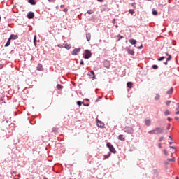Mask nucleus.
Wrapping results in <instances>:
<instances>
[{"mask_svg": "<svg viewBox=\"0 0 179 179\" xmlns=\"http://www.w3.org/2000/svg\"><path fill=\"white\" fill-rule=\"evenodd\" d=\"M164 132V128L156 127L155 129L148 131V134L151 135H159V134H163Z\"/></svg>", "mask_w": 179, "mask_h": 179, "instance_id": "obj_1", "label": "nucleus"}, {"mask_svg": "<svg viewBox=\"0 0 179 179\" xmlns=\"http://www.w3.org/2000/svg\"><path fill=\"white\" fill-rule=\"evenodd\" d=\"M106 146H107V148H108V149L110 150V153H113L114 155H115V153H117V150H115L114 146L110 143H107Z\"/></svg>", "mask_w": 179, "mask_h": 179, "instance_id": "obj_2", "label": "nucleus"}, {"mask_svg": "<svg viewBox=\"0 0 179 179\" xmlns=\"http://www.w3.org/2000/svg\"><path fill=\"white\" fill-rule=\"evenodd\" d=\"M91 57H92V52L87 49L85 50L84 51L83 58H85V59H89Z\"/></svg>", "mask_w": 179, "mask_h": 179, "instance_id": "obj_3", "label": "nucleus"}, {"mask_svg": "<svg viewBox=\"0 0 179 179\" xmlns=\"http://www.w3.org/2000/svg\"><path fill=\"white\" fill-rule=\"evenodd\" d=\"M125 50L129 55H135V51L131 48V46L126 47Z\"/></svg>", "mask_w": 179, "mask_h": 179, "instance_id": "obj_4", "label": "nucleus"}, {"mask_svg": "<svg viewBox=\"0 0 179 179\" xmlns=\"http://www.w3.org/2000/svg\"><path fill=\"white\" fill-rule=\"evenodd\" d=\"M124 132H127V134H134V128L129 127H126L124 128Z\"/></svg>", "mask_w": 179, "mask_h": 179, "instance_id": "obj_5", "label": "nucleus"}, {"mask_svg": "<svg viewBox=\"0 0 179 179\" xmlns=\"http://www.w3.org/2000/svg\"><path fill=\"white\" fill-rule=\"evenodd\" d=\"M80 52V48H74L71 54L72 55H78Z\"/></svg>", "mask_w": 179, "mask_h": 179, "instance_id": "obj_6", "label": "nucleus"}, {"mask_svg": "<svg viewBox=\"0 0 179 179\" xmlns=\"http://www.w3.org/2000/svg\"><path fill=\"white\" fill-rule=\"evenodd\" d=\"M27 17L28 19H33L34 17V13L30 11L28 14H27Z\"/></svg>", "mask_w": 179, "mask_h": 179, "instance_id": "obj_7", "label": "nucleus"}, {"mask_svg": "<svg viewBox=\"0 0 179 179\" xmlns=\"http://www.w3.org/2000/svg\"><path fill=\"white\" fill-rule=\"evenodd\" d=\"M17 38H19V36L17 35L11 34L9 37L10 40H17Z\"/></svg>", "mask_w": 179, "mask_h": 179, "instance_id": "obj_8", "label": "nucleus"}, {"mask_svg": "<svg viewBox=\"0 0 179 179\" xmlns=\"http://www.w3.org/2000/svg\"><path fill=\"white\" fill-rule=\"evenodd\" d=\"M151 124H152V122L150 121V120L149 119L145 120V125H146V127H150Z\"/></svg>", "mask_w": 179, "mask_h": 179, "instance_id": "obj_9", "label": "nucleus"}, {"mask_svg": "<svg viewBox=\"0 0 179 179\" xmlns=\"http://www.w3.org/2000/svg\"><path fill=\"white\" fill-rule=\"evenodd\" d=\"M96 125L99 128H103L104 127V123L101 122V121L98 120L96 122Z\"/></svg>", "mask_w": 179, "mask_h": 179, "instance_id": "obj_10", "label": "nucleus"}, {"mask_svg": "<svg viewBox=\"0 0 179 179\" xmlns=\"http://www.w3.org/2000/svg\"><path fill=\"white\" fill-rule=\"evenodd\" d=\"M90 79H92V80L96 78V76L94 75V71H90Z\"/></svg>", "mask_w": 179, "mask_h": 179, "instance_id": "obj_11", "label": "nucleus"}, {"mask_svg": "<svg viewBox=\"0 0 179 179\" xmlns=\"http://www.w3.org/2000/svg\"><path fill=\"white\" fill-rule=\"evenodd\" d=\"M129 41L130 44H131L132 45H134V47H136V45H135V44H136V40L130 39Z\"/></svg>", "mask_w": 179, "mask_h": 179, "instance_id": "obj_12", "label": "nucleus"}, {"mask_svg": "<svg viewBox=\"0 0 179 179\" xmlns=\"http://www.w3.org/2000/svg\"><path fill=\"white\" fill-rule=\"evenodd\" d=\"M92 38V35L90 34V33H88L86 34V39L87 41H90Z\"/></svg>", "mask_w": 179, "mask_h": 179, "instance_id": "obj_13", "label": "nucleus"}, {"mask_svg": "<svg viewBox=\"0 0 179 179\" xmlns=\"http://www.w3.org/2000/svg\"><path fill=\"white\" fill-rule=\"evenodd\" d=\"M38 71H43L44 69H43V64H38L37 66Z\"/></svg>", "mask_w": 179, "mask_h": 179, "instance_id": "obj_14", "label": "nucleus"}, {"mask_svg": "<svg viewBox=\"0 0 179 179\" xmlns=\"http://www.w3.org/2000/svg\"><path fill=\"white\" fill-rule=\"evenodd\" d=\"M63 45H64V48H66V50H71V44L64 43Z\"/></svg>", "mask_w": 179, "mask_h": 179, "instance_id": "obj_15", "label": "nucleus"}, {"mask_svg": "<svg viewBox=\"0 0 179 179\" xmlns=\"http://www.w3.org/2000/svg\"><path fill=\"white\" fill-rule=\"evenodd\" d=\"M105 68H107L108 69L110 68V62L106 61L104 62Z\"/></svg>", "mask_w": 179, "mask_h": 179, "instance_id": "obj_16", "label": "nucleus"}, {"mask_svg": "<svg viewBox=\"0 0 179 179\" xmlns=\"http://www.w3.org/2000/svg\"><path fill=\"white\" fill-rule=\"evenodd\" d=\"M134 85V83H132V82H128L127 83V87H129V89H132V85Z\"/></svg>", "mask_w": 179, "mask_h": 179, "instance_id": "obj_17", "label": "nucleus"}, {"mask_svg": "<svg viewBox=\"0 0 179 179\" xmlns=\"http://www.w3.org/2000/svg\"><path fill=\"white\" fill-rule=\"evenodd\" d=\"M174 92V89L173 87L170 88L169 90L166 92V94H171Z\"/></svg>", "mask_w": 179, "mask_h": 179, "instance_id": "obj_18", "label": "nucleus"}, {"mask_svg": "<svg viewBox=\"0 0 179 179\" xmlns=\"http://www.w3.org/2000/svg\"><path fill=\"white\" fill-rule=\"evenodd\" d=\"M118 139H120V141H125V137H124V135L120 134L118 136Z\"/></svg>", "mask_w": 179, "mask_h": 179, "instance_id": "obj_19", "label": "nucleus"}, {"mask_svg": "<svg viewBox=\"0 0 179 179\" xmlns=\"http://www.w3.org/2000/svg\"><path fill=\"white\" fill-rule=\"evenodd\" d=\"M28 3H30V5H36V1L35 0H28Z\"/></svg>", "mask_w": 179, "mask_h": 179, "instance_id": "obj_20", "label": "nucleus"}, {"mask_svg": "<svg viewBox=\"0 0 179 179\" xmlns=\"http://www.w3.org/2000/svg\"><path fill=\"white\" fill-rule=\"evenodd\" d=\"M10 45V39L8 38L6 43L5 44V47H9Z\"/></svg>", "mask_w": 179, "mask_h": 179, "instance_id": "obj_21", "label": "nucleus"}, {"mask_svg": "<svg viewBox=\"0 0 179 179\" xmlns=\"http://www.w3.org/2000/svg\"><path fill=\"white\" fill-rule=\"evenodd\" d=\"M155 100L157 101V100H160V95L159 94H156V96L155 97Z\"/></svg>", "mask_w": 179, "mask_h": 179, "instance_id": "obj_22", "label": "nucleus"}, {"mask_svg": "<svg viewBox=\"0 0 179 179\" xmlns=\"http://www.w3.org/2000/svg\"><path fill=\"white\" fill-rule=\"evenodd\" d=\"M110 156H111V152H108V155H105L103 156L104 159H108V157H109Z\"/></svg>", "mask_w": 179, "mask_h": 179, "instance_id": "obj_23", "label": "nucleus"}, {"mask_svg": "<svg viewBox=\"0 0 179 179\" xmlns=\"http://www.w3.org/2000/svg\"><path fill=\"white\" fill-rule=\"evenodd\" d=\"M163 152L165 156H169V152L167 151V150L164 149Z\"/></svg>", "mask_w": 179, "mask_h": 179, "instance_id": "obj_24", "label": "nucleus"}, {"mask_svg": "<svg viewBox=\"0 0 179 179\" xmlns=\"http://www.w3.org/2000/svg\"><path fill=\"white\" fill-rule=\"evenodd\" d=\"M167 160L168 162H176V157L168 158Z\"/></svg>", "mask_w": 179, "mask_h": 179, "instance_id": "obj_25", "label": "nucleus"}, {"mask_svg": "<svg viewBox=\"0 0 179 179\" xmlns=\"http://www.w3.org/2000/svg\"><path fill=\"white\" fill-rule=\"evenodd\" d=\"M62 85H61V84H57V89H58V90H61L62 89Z\"/></svg>", "mask_w": 179, "mask_h": 179, "instance_id": "obj_26", "label": "nucleus"}, {"mask_svg": "<svg viewBox=\"0 0 179 179\" xmlns=\"http://www.w3.org/2000/svg\"><path fill=\"white\" fill-rule=\"evenodd\" d=\"M171 113L170 111H169V110H166L165 112H164V115L167 116V115H170Z\"/></svg>", "mask_w": 179, "mask_h": 179, "instance_id": "obj_27", "label": "nucleus"}, {"mask_svg": "<svg viewBox=\"0 0 179 179\" xmlns=\"http://www.w3.org/2000/svg\"><path fill=\"white\" fill-rule=\"evenodd\" d=\"M129 13H130L131 15H134V13H135V11L134 10V9H129Z\"/></svg>", "mask_w": 179, "mask_h": 179, "instance_id": "obj_28", "label": "nucleus"}, {"mask_svg": "<svg viewBox=\"0 0 179 179\" xmlns=\"http://www.w3.org/2000/svg\"><path fill=\"white\" fill-rule=\"evenodd\" d=\"M82 104H83V102H82L80 101H77V106H79L80 107V106H82Z\"/></svg>", "mask_w": 179, "mask_h": 179, "instance_id": "obj_29", "label": "nucleus"}, {"mask_svg": "<svg viewBox=\"0 0 179 179\" xmlns=\"http://www.w3.org/2000/svg\"><path fill=\"white\" fill-rule=\"evenodd\" d=\"M117 37H118V41H120V40H122V38H124V36H121L120 34H118L117 35Z\"/></svg>", "mask_w": 179, "mask_h": 179, "instance_id": "obj_30", "label": "nucleus"}, {"mask_svg": "<svg viewBox=\"0 0 179 179\" xmlns=\"http://www.w3.org/2000/svg\"><path fill=\"white\" fill-rule=\"evenodd\" d=\"M152 15H154V16H157V10H152Z\"/></svg>", "mask_w": 179, "mask_h": 179, "instance_id": "obj_31", "label": "nucleus"}, {"mask_svg": "<svg viewBox=\"0 0 179 179\" xmlns=\"http://www.w3.org/2000/svg\"><path fill=\"white\" fill-rule=\"evenodd\" d=\"M57 131H58V129L56 128V127H53V128L52 129V132H57Z\"/></svg>", "mask_w": 179, "mask_h": 179, "instance_id": "obj_32", "label": "nucleus"}, {"mask_svg": "<svg viewBox=\"0 0 179 179\" xmlns=\"http://www.w3.org/2000/svg\"><path fill=\"white\" fill-rule=\"evenodd\" d=\"M164 58H166V57H159V58L157 59V61H163V59H164Z\"/></svg>", "mask_w": 179, "mask_h": 179, "instance_id": "obj_33", "label": "nucleus"}, {"mask_svg": "<svg viewBox=\"0 0 179 179\" xmlns=\"http://www.w3.org/2000/svg\"><path fill=\"white\" fill-rule=\"evenodd\" d=\"M87 13H88V15H92L93 11L92 10H90L87 11Z\"/></svg>", "mask_w": 179, "mask_h": 179, "instance_id": "obj_34", "label": "nucleus"}, {"mask_svg": "<svg viewBox=\"0 0 179 179\" xmlns=\"http://www.w3.org/2000/svg\"><path fill=\"white\" fill-rule=\"evenodd\" d=\"M152 68H153V69H157V68H159V66L156 64H154V65H152Z\"/></svg>", "mask_w": 179, "mask_h": 179, "instance_id": "obj_35", "label": "nucleus"}, {"mask_svg": "<svg viewBox=\"0 0 179 179\" xmlns=\"http://www.w3.org/2000/svg\"><path fill=\"white\" fill-rule=\"evenodd\" d=\"M36 41H37V36L35 35L34 37V43H35Z\"/></svg>", "mask_w": 179, "mask_h": 179, "instance_id": "obj_36", "label": "nucleus"}, {"mask_svg": "<svg viewBox=\"0 0 179 179\" xmlns=\"http://www.w3.org/2000/svg\"><path fill=\"white\" fill-rule=\"evenodd\" d=\"M166 61H171V55H169L168 58L166 59Z\"/></svg>", "mask_w": 179, "mask_h": 179, "instance_id": "obj_37", "label": "nucleus"}, {"mask_svg": "<svg viewBox=\"0 0 179 179\" xmlns=\"http://www.w3.org/2000/svg\"><path fill=\"white\" fill-rule=\"evenodd\" d=\"M80 65H85V62H83V59L80 60Z\"/></svg>", "mask_w": 179, "mask_h": 179, "instance_id": "obj_38", "label": "nucleus"}, {"mask_svg": "<svg viewBox=\"0 0 179 179\" xmlns=\"http://www.w3.org/2000/svg\"><path fill=\"white\" fill-rule=\"evenodd\" d=\"M171 103V101H167L166 102V104L167 105V106H170V103Z\"/></svg>", "mask_w": 179, "mask_h": 179, "instance_id": "obj_39", "label": "nucleus"}, {"mask_svg": "<svg viewBox=\"0 0 179 179\" xmlns=\"http://www.w3.org/2000/svg\"><path fill=\"white\" fill-rule=\"evenodd\" d=\"M100 99H101V97H99V99H96L95 102L99 103V101H100Z\"/></svg>", "mask_w": 179, "mask_h": 179, "instance_id": "obj_40", "label": "nucleus"}, {"mask_svg": "<svg viewBox=\"0 0 179 179\" xmlns=\"http://www.w3.org/2000/svg\"><path fill=\"white\" fill-rule=\"evenodd\" d=\"M83 106H84L85 107H89V106H90V103H87V104L83 103Z\"/></svg>", "mask_w": 179, "mask_h": 179, "instance_id": "obj_41", "label": "nucleus"}, {"mask_svg": "<svg viewBox=\"0 0 179 179\" xmlns=\"http://www.w3.org/2000/svg\"><path fill=\"white\" fill-rule=\"evenodd\" d=\"M138 48V50H142V48H143V45H140L138 48Z\"/></svg>", "mask_w": 179, "mask_h": 179, "instance_id": "obj_42", "label": "nucleus"}, {"mask_svg": "<svg viewBox=\"0 0 179 179\" xmlns=\"http://www.w3.org/2000/svg\"><path fill=\"white\" fill-rule=\"evenodd\" d=\"M158 148H159V149H162V143H159V144H158Z\"/></svg>", "mask_w": 179, "mask_h": 179, "instance_id": "obj_43", "label": "nucleus"}, {"mask_svg": "<svg viewBox=\"0 0 179 179\" xmlns=\"http://www.w3.org/2000/svg\"><path fill=\"white\" fill-rule=\"evenodd\" d=\"M169 148H170L171 149H174V150H176V147H174V146L170 145Z\"/></svg>", "mask_w": 179, "mask_h": 179, "instance_id": "obj_44", "label": "nucleus"}, {"mask_svg": "<svg viewBox=\"0 0 179 179\" xmlns=\"http://www.w3.org/2000/svg\"><path fill=\"white\" fill-rule=\"evenodd\" d=\"M63 12H68V8H64V10H63Z\"/></svg>", "mask_w": 179, "mask_h": 179, "instance_id": "obj_45", "label": "nucleus"}, {"mask_svg": "<svg viewBox=\"0 0 179 179\" xmlns=\"http://www.w3.org/2000/svg\"><path fill=\"white\" fill-rule=\"evenodd\" d=\"M175 120H176V121H179V117H175Z\"/></svg>", "mask_w": 179, "mask_h": 179, "instance_id": "obj_46", "label": "nucleus"}, {"mask_svg": "<svg viewBox=\"0 0 179 179\" xmlns=\"http://www.w3.org/2000/svg\"><path fill=\"white\" fill-rule=\"evenodd\" d=\"M162 141H163V137H160L159 142H162Z\"/></svg>", "mask_w": 179, "mask_h": 179, "instance_id": "obj_47", "label": "nucleus"}, {"mask_svg": "<svg viewBox=\"0 0 179 179\" xmlns=\"http://www.w3.org/2000/svg\"><path fill=\"white\" fill-rule=\"evenodd\" d=\"M178 107L176 108V111H178V110H179V103H178Z\"/></svg>", "mask_w": 179, "mask_h": 179, "instance_id": "obj_48", "label": "nucleus"}, {"mask_svg": "<svg viewBox=\"0 0 179 179\" xmlns=\"http://www.w3.org/2000/svg\"><path fill=\"white\" fill-rule=\"evenodd\" d=\"M98 2H104V0H97Z\"/></svg>", "mask_w": 179, "mask_h": 179, "instance_id": "obj_49", "label": "nucleus"}, {"mask_svg": "<svg viewBox=\"0 0 179 179\" xmlns=\"http://www.w3.org/2000/svg\"><path fill=\"white\" fill-rule=\"evenodd\" d=\"M136 5V3H131V6H135Z\"/></svg>", "mask_w": 179, "mask_h": 179, "instance_id": "obj_50", "label": "nucleus"}, {"mask_svg": "<svg viewBox=\"0 0 179 179\" xmlns=\"http://www.w3.org/2000/svg\"><path fill=\"white\" fill-rule=\"evenodd\" d=\"M176 115H179V110L177 111V112H176Z\"/></svg>", "mask_w": 179, "mask_h": 179, "instance_id": "obj_51", "label": "nucleus"}, {"mask_svg": "<svg viewBox=\"0 0 179 179\" xmlns=\"http://www.w3.org/2000/svg\"><path fill=\"white\" fill-rule=\"evenodd\" d=\"M169 139H170L171 141H173V138L170 136H169Z\"/></svg>", "mask_w": 179, "mask_h": 179, "instance_id": "obj_52", "label": "nucleus"}, {"mask_svg": "<svg viewBox=\"0 0 179 179\" xmlns=\"http://www.w3.org/2000/svg\"><path fill=\"white\" fill-rule=\"evenodd\" d=\"M168 61H166V62H164V65H168Z\"/></svg>", "mask_w": 179, "mask_h": 179, "instance_id": "obj_53", "label": "nucleus"}, {"mask_svg": "<svg viewBox=\"0 0 179 179\" xmlns=\"http://www.w3.org/2000/svg\"><path fill=\"white\" fill-rule=\"evenodd\" d=\"M169 145H172L173 141H169Z\"/></svg>", "mask_w": 179, "mask_h": 179, "instance_id": "obj_54", "label": "nucleus"}, {"mask_svg": "<svg viewBox=\"0 0 179 179\" xmlns=\"http://www.w3.org/2000/svg\"><path fill=\"white\" fill-rule=\"evenodd\" d=\"M65 6V5H61L60 8H64Z\"/></svg>", "mask_w": 179, "mask_h": 179, "instance_id": "obj_55", "label": "nucleus"}, {"mask_svg": "<svg viewBox=\"0 0 179 179\" xmlns=\"http://www.w3.org/2000/svg\"><path fill=\"white\" fill-rule=\"evenodd\" d=\"M34 44L35 45V47H36V45H37V43L36 42H34Z\"/></svg>", "mask_w": 179, "mask_h": 179, "instance_id": "obj_56", "label": "nucleus"}, {"mask_svg": "<svg viewBox=\"0 0 179 179\" xmlns=\"http://www.w3.org/2000/svg\"><path fill=\"white\" fill-rule=\"evenodd\" d=\"M57 47L61 48V47H62V45L59 44V45H57Z\"/></svg>", "mask_w": 179, "mask_h": 179, "instance_id": "obj_57", "label": "nucleus"}, {"mask_svg": "<svg viewBox=\"0 0 179 179\" xmlns=\"http://www.w3.org/2000/svg\"><path fill=\"white\" fill-rule=\"evenodd\" d=\"M167 120H168L169 121H171V119L170 117H168Z\"/></svg>", "mask_w": 179, "mask_h": 179, "instance_id": "obj_58", "label": "nucleus"}, {"mask_svg": "<svg viewBox=\"0 0 179 179\" xmlns=\"http://www.w3.org/2000/svg\"><path fill=\"white\" fill-rule=\"evenodd\" d=\"M166 55H167V57H169V55H169V53H166Z\"/></svg>", "mask_w": 179, "mask_h": 179, "instance_id": "obj_59", "label": "nucleus"}, {"mask_svg": "<svg viewBox=\"0 0 179 179\" xmlns=\"http://www.w3.org/2000/svg\"><path fill=\"white\" fill-rule=\"evenodd\" d=\"M13 173H14V174H16V172H15V171H14Z\"/></svg>", "mask_w": 179, "mask_h": 179, "instance_id": "obj_60", "label": "nucleus"}, {"mask_svg": "<svg viewBox=\"0 0 179 179\" xmlns=\"http://www.w3.org/2000/svg\"><path fill=\"white\" fill-rule=\"evenodd\" d=\"M0 82H1V78H0Z\"/></svg>", "mask_w": 179, "mask_h": 179, "instance_id": "obj_61", "label": "nucleus"}]
</instances>
